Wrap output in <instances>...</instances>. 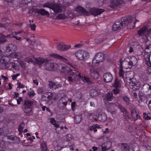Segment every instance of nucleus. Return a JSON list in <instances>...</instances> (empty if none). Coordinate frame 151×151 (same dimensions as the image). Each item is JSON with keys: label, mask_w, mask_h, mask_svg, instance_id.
Segmentation results:
<instances>
[{"label": "nucleus", "mask_w": 151, "mask_h": 151, "mask_svg": "<svg viewBox=\"0 0 151 151\" xmlns=\"http://www.w3.org/2000/svg\"><path fill=\"white\" fill-rule=\"evenodd\" d=\"M51 57L63 61L67 63L68 66L65 65L59 66L55 63H49L47 61L45 64V68L47 70L53 71L59 69L60 73L65 75L69 81H72L77 77L82 78L83 76L81 74L73 65V60L71 59H66L64 57L56 53L50 54Z\"/></svg>", "instance_id": "nucleus-1"}, {"label": "nucleus", "mask_w": 151, "mask_h": 151, "mask_svg": "<svg viewBox=\"0 0 151 151\" xmlns=\"http://www.w3.org/2000/svg\"><path fill=\"white\" fill-rule=\"evenodd\" d=\"M133 19L132 16H128L117 20L112 25V29L114 31H116L120 29L121 27L125 26L126 25H129V24L130 25L131 24L132 27L134 28L135 27L136 22H139V21L136 19V21H134L133 24H132ZM130 28H131V27Z\"/></svg>", "instance_id": "nucleus-2"}, {"label": "nucleus", "mask_w": 151, "mask_h": 151, "mask_svg": "<svg viewBox=\"0 0 151 151\" xmlns=\"http://www.w3.org/2000/svg\"><path fill=\"white\" fill-rule=\"evenodd\" d=\"M132 115H127L124 116V121L125 123H133L138 120H140L138 125L141 124V118L139 115L137 113L136 108H132L131 109Z\"/></svg>", "instance_id": "nucleus-3"}, {"label": "nucleus", "mask_w": 151, "mask_h": 151, "mask_svg": "<svg viewBox=\"0 0 151 151\" xmlns=\"http://www.w3.org/2000/svg\"><path fill=\"white\" fill-rule=\"evenodd\" d=\"M34 102V101L27 99L24 101L23 110L24 113L28 114L29 115H32L33 114L32 107Z\"/></svg>", "instance_id": "nucleus-4"}, {"label": "nucleus", "mask_w": 151, "mask_h": 151, "mask_svg": "<svg viewBox=\"0 0 151 151\" xmlns=\"http://www.w3.org/2000/svg\"><path fill=\"white\" fill-rule=\"evenodd\" d=\"M75 55L78 60L85 61L87 60L90 58L88 52L86 50H79L76 52Z\"/></svg>", "instance_id": "nucleus-5"}, {"label": "nucleus", "mask_w": 151, "mask_h": 151, "mask_svg": "<svg viewBox=\"0 0 151 151\" xmlns=\"http://www.w3.org/2000/svg\"><path fill=\"white\" fill-rule=\"evenodd\" d=\"M129 79L130 81L129 86L130 88L134 91L139 89L141 85L140 82H137L134 78H129Z\"/></svg>", "instance_id": "nucleus-6"}, {"label": "nucleus", "mask_w": 151, "mask_h": 151, "mask_svg": "<svg viewBox=\"0 0 151 151\" xmlns=\"http://www.w3.org/2000/svg\"><path fill=\"white\" fill-rule=\"evenodd\" d=\"M137 33L140 36L147 35L151 34V29H148L147 27L144 26L137 31Z\"/></svg>", "instance_id": "nucleus-7"}, {"label": "nucleus", "mask_w": 151, "mask_h": 151, "mask_svg": "<svg viewBox=\"0 0 151 151\" xmlns=\"http://www.w3.org/2000/svg\"><path fill=\"white\" fill-rule=\"evenodd\" d=\"M125 4V2L122 0H113L110 2V7L112 8L117 7H120L121 6Z\"/></svg>", "instance_id": "nucleus-8"}, {"label": "nucleus", "mask_w": 151, "mask_h": 151, "mask_svg": "<svg viewBox=\"0 0 151 151\" xmlns=\"http://www.w3.org/2000/svg\"><path fill=\"white\" fill-rule=\"evenodd\" d=\"M124 60L125 62H126L130 66L134 65L137 62V58L133 56L126 58Z\"/></svg>", "instance_id": "nucleus-9"}, {"label": "nucleus", "mask_w": 151, "mask_h": 151, "mask_svg": "<svg viewBox=\"0 0 151 151\" xmlns=\"http://www.w3.org/2000/svg\"><path fill=\"white\" fill-rule=\"evenodd\" d=\"M89 12L92 15L96 16L101 14L104 12V10L101 9L93 8L90 9Z\"/></svg>", "instance_id": "nucleus-10"}, {"label": "nucleus", "mask_w": 151, "mask_h": 151, "mask_svg": "<svg viewBox=\"0 0 151 151\" xmlns=\"http://www.w3.org/2000/svg\"><path fill=\"white\" fill-rule=\"evenodd\" d=\"M32 11L34 13L39 14L43 16L45 15L49 16L50 15L48 12L43 9H39L37 8H33L32 9Z\"/></svg>", "instance_id": "nucleus-11"}, {"label": "nucleus", "mask_w": 151, "mask_h": 151, "mask_svg": "<svg viewBox=\"0 0 151 151\" xmlns=\"http://www.w3.org/2000/svg\"><path fill=\"white\" fill-rule=\"evenodd\" d=\"M48 86L50 89H56L61 88L62 86V84L61 82L58 83L57 82L50 81L49 82Z\"/></svg>", "instance_id": "nucleus-12"}, {"label": "nucleus", "mask_w": 151, "mask_h": 151, "mask_svg": "<svg viewBox=\"0 0 151 151\" xmlns=\"http://www.w3.org/2000/svg\"><path fill=\"white\" fill-rule=\"evenodd\" d=\"M100 63L98 60L93 58L91 62L88 63L87 65L89 69H94V68L98 66Z\"/></svg>", "instance_id": "nucleus-13"}, {"label": "nucleus", "mask_w": 151, "mask_h": 151, "mask_svg": "<svg viewBox=\"0 0 151 151\" xmlns=\"http://www.w3.org/2000/svg\"><path fill=\"white\" fill-rule=\"evenodd\" d=\"M142 91L144 93L151 95V86L148 83H145L142 87Z\"/></svg>", "instance_id": "nucleus-14"}, {"label": "nucleus", "mask_w": 151, "mask_h": 151, "mask_svg": "<svg viewBox=\"0 0 151 151\" xmlns=\"http://www.w3.org/2000/svg\"><path fill=\"white\" fill-rule=\"evenodd\" d=\"M96 117L99 120L102 122H105L107 119V116L106 114L103 113L101 111L98 113V114H96Z\"/></svg>", "instance_id": "nucleus-15"}, {"label": "nucleus", "mask_w": 151, "mask_h": 151, "mask_svg": "<svg viewBox=\"0 0 151 151\" xmlns=\"http://www.w3.org/2000/svg\"><path fill=\"white\" fill-rule=\"evenodd\" d=\"M104 81L106 83L111 82L113 79V76L109 72L105 73L103 75Z\"/></svg>", "instance_id": "nucleus-16"}, {"label": "nucleus", "mask_w": 151, "mask_h": 151, "mask_svg": "<svg viewBox=\"0 0 151 151\" xmlns=\"http://www.w3.org/2000/svg\"><path fill=\"white\" fill-rule=\"evenodd\" d=\"M71 46L69 45H66L62 44H60L57 46V48L58 50L61 51H65L69 49Z\"/></svg>", "instance_id": "nucleus-17"}, {"label": "nucleus", "mask_w": 151, "mask_h": 151, "mask_svg": "<svg viewBox=\"0 0 151 151\" xmlns=\"http://www.w3.org/2000/svg\"><path fill=\"white\" fill-rule=\"evenodd\" d=\"M120 146L121 150L124 151H130L131 149V146L129 144L122 143Z\"/></svg>", "instance_id": "nucleus-18"}, {"label": "nucleus", "mask_w": 151, "mask_h": 151, "mask_svg": "<svg viewBox=\"0 0 151 151\" xmlns=\"http://www.w3.org/2000/svg\"><path fill=\"white\" fill-rule=\"evenodd\" d=\"M90 73L92 77L94 79H97L99 77L98 72L94 69H89Z\"/></svg>", "instance_id": "nucleus-19"}, {"label": "nucleus", "mask_w": 151, "mask_h": 151, "mask_svg": "<svg viewBox=\"0 0 151 151\" xmlns=\"http://www.w3.org/2000/svg\"><path fill=\"white\" fill-rule=\"evenodd\" d=\"M17 49V47L16 45L14 44H9L6 48V52H9L11 51H15Z\"/></svg>", "instance_id": "nucleus-20"}, {"label": "nucleus", "mask_w": 151, "mask_h": 151, "mask_svg": "<svg viewBox=\"0 0 151 151\" xmlns=\"http://www.w3.org/2000/svg\"><path fill=\"white\" fill-rule=\"evenodd\" d=\"M35 61L36 63L38 65H40L43 64L44 63L46 62V63L47 61H48V60L47 59H45L40 57L37 58H36L35 60Z\"/></svg>", "instance_id": "nucleus-21"}, {"label": "nucleus", "mask_w": 151, "mask_h": 151, "mask_svg": "<svg viewBox=\"0 0 151 151\" xmlns=\"http://www.w3.org/2000/svg\"><path fill=\"white\" fill-rule=\"evenodd\" d=\"M76 10L78 12L81 13L83 15L87 16L89 14L88 12L86 11L85 9H83V8L81 6L78 7V8H76Z\"/></svg>", "instance_id": "nucleus-22"}, {"label": "nucleus", "mask_w": 151, "mask_h": 151, "mask_svg": "<svg viewBox=\"0 0 151 151\" xmlns=\"http://www.w3.org/2000/svg\"><path fill=\"white\" fill-rule=\"evenodd\" d=\"M93 58L99 60V62H103L104 60V58L102 54L101 53H98L94 56Z\"/></svg>", "instance_id": "nucleus-23"}, {"label": "nucleus", "mask_w": 151, "mask_h": 151, "mask_svg": "<svg viewBox=\"0 0 151 151\" xmlns=\"http://www.w3.org/2000/svg\"><path fill=\"white\" fill-rule=\"evenodd\" d=\"M5 139H7V142L10 143H14L15 138H17L16 137L13 136V135L8 136L5 137Z\"/></svg>", "instance_id": "nucleus-24"}, {"label": "nucleus", "mask_w": 151, "mask_h": 151, "mask_svg": "<svg viewBox=\"0 0 151 151\" xmlns=\"http://www.w3.org/2000/svg\"><path fill=\"white\" fill-rule=\"evenodd\" d=\"M9 56L10 57L13 58L19 59L21 58L22 55L20 52H16L11 53Z\"/></svg>", "instance_id": "nucleus-25"}, {"label": "nucleus", "mask_w": 151, "mask_h": 151, "mask_svg": "<svg viewBox=\"0 0 151 151\" xmlns=\"http://www.w3.org/2000/svg\"><path fill=\"white\" fill-rule=\"evenodd\" d=\"M55 13H58L61 12L62 10L57 5L52 6L51 8Z\"/></svg>", "instance_id": "nucleus-26"}, {"label": "nucleus", "mask_w": 151, "mask_h": 151, "mask_svg": "<svg viewBox=\"0 0 151 151\" xmlns=\"http://www.w3.org/2000/svg\"><path fill=\"white\" fill-rule=\"evenodd\" d=\"M121 81L119 80L116 78L114 82L113 86L115 88H119L121 87Z\"/></svg>", "instance_id": "nucleus-27"}, {"label": "nucleus", "mask_w": 151, "mask_h": 151, "mask_svg": "<svg viewBox=\"0 0 151 151\" xmlns=\"http://www.w3.org/2000/svg\"><path fill=\"white\" fill-rule=\"evenodd\" d=\"M105 98L108 101H111L113 98L112 92H109L106 93L105 95Z\"/></svg>", "instance_id": "nucleus-28"}, {"label": "nucleus", "mask_w": 151, "mask_h": 151, "mask_svg": "<svg viewBox=\"0 0 151 151\" xmlns=\"http://www.w3.org/2000/svg\"><path fill=\"white\" fill-rule=\"evenodd\" d=\"M82 116L80 114L75 115L74 116V121L76 124L79 123L82 120Z\"/></svg>", "instance_id": "nucleus-29"}, {"label": "nucleus", "mask_w": 151, "mask_h": 151, "mask_svg": "<svg viewBox=\"0 0 151 151\" xmlns=\"http://www.w3.org/2000/svg\"><path fill=\"white\" fill-rule=\"evenodd\" d=\"M0 38H3L5 39L6 40V41L5 42L7 41V40L6 39V38H14V37L15 35H14L13 33H11L10 34H9L7 35L6 36L4 35L3 34L1 33L0 34Z\"/></svg>", "instance_id": "nucleus-30"}, {"label": "nucleus", "mask_w": 151, "mask_h": 151, "mask_svg": "<svg viewBox=\"0 0 151 151\" xmlns=\"http://www.w3.org/2000/svg\"><path fill=\"white\" fill-rule=\"evenodd\" d=\"M96 128H100V126L97 124H93L92 126L90 127L89 129L90 131L93 130L94 132H96L97 131Z\"/></svg>", "instance_id": "nucleus-31"}, {"label": "nucleus", "mask_w": 151, "mask_h": 151, "mask_svg": "<svg viewBox=\"0 0 151 151\" xmlns=\"http://www.w3.org/2000/svg\"><path fill=\"white\" fill-rule=\"evenodd\" d=\"M125 73V72L124 71L122 68H120L119 73V75L124 81H125V79H126V78L124 77Z\"/></svg>", "instance_id": "nucleus-32"}, {"label": "nucleus", "mask_w": 151, "mask_h": 151, "mask_svg": "<svg viewBox=\"0 0 151 151\" xmlns=\"http://www.w3.org/2000/svg\"><path fill=\"white\" fill-rule=\"evenodd\" d=\"M43 96L47 98V101H50L52 99V94L50 92H47L44 93Z\"/></svg>", "instance_id": "nucleus-33"}, {"label": "nucleus", "mask_w": 151, "mask_h": 151, "mask_svg": "<svg viewBox=\"0 0 151 151\" xmlns=\"http://www.w3.org/2000/svg\"><path fill=\"white\" fill-rule=\"evenodd\" d=\"M58 19L63 20L67 18V17L65 14H60L57 16Z\"/></svg>", "instance_id": "nucleus-34"}, {"label": "nucleus", "mask_w": 151, "mask_h": 151, "mask_svg": "<svg viewBox=\"0 0 151 151\" xmlns=\"http://www.w3.org/2000/svg\"><path fill=\"white\" fill-rule=\"evenodd\" d=\"M41 147L42 151H48L46 143L45 142H42Z\"/></svg>", "instance_id": "nucleus-35"}, {"label": "nucleus", "mask_w": 151, "mask_h": 151, "mask_svg": "<svg viewBox=\"0 0 151 151\" xmlns=\"http://www.w3.org/2000/svg\"><path fill=\"white\" fill-rule=\"evenodd\" d=\"M150 115L149 113L147 114L144 112L143 114V118L146 120H150L151 119V116H150Z\"/></svg>", "instance_id": "nucleus-36"}, {"label": "nucleus", "mask_w": 151, "mask_h": 151, "mask_svg": "<svg viewBox=\"0 0 151 151\" xmlns=\"http://www.w3.org/2000/svg\"><path fill=\"white\" fill-rule=\"evenodd\" d=\"M37 93L40 94H43L45 92V88L44 87H41L38 88L37 90Z\"/></svg>", "instance_id": "nucleus-37"}, {"label": "nucleus", "mask_w": 151, "mask_h": 151, "mask_svg": "<svg viewBox=\"0 0 151 151\" xmlns=\"http://www.w3.org/2000/svg\"><path fill=\"white\" fill-rule=\"evenodd\" d=\"M82 80L83 82H86L88 84H90L91 83V81L90 80V79L88 77L84 76Z\"/></svg>", "instance_id": "nucleus-38"}, {"label": "nucleus", "mask_w": 151, "mask_h": 151, "mask_svg": "<svg viewBox=\"0 0 151 151\" xmlns=\"http://www.w3.org/2000/svg\"><path fill=\"white\" fill-rule=\"evenodd\" d=\"M139 97L141 101L147 103V99H146V98L144 96L140 95H139Z\"/></svg>", "instance_id": "nucleus-39"}, {"label": "nucleus", "mask_w": 151, "mask_h": 151, "mask_svg": "<svg viewBox=\"0 0 151 151\" xmlns=\"http://www.w3.org/2000/svg\"><path fill=\"white\" fill-rule=\"evenodd\" d=\"M24 122H22L21 123L18 127V130H20L21 131H23V129L24 127Z\"/></svg>", "instance_id": "nucleus-40"}, {"label": "nucleus", "mask_w": 151, "mask_h": 151, "mask_svg": "<svg viewBox=\"0 0 151 151\" xmlns=\"http://www.w3.org/2000/svg\"><path fill=\"white\" fill-rule=\"evenodd\" d=\"M146 64L149 67L151 66V63L150 56L148 57L147 56L146 58Z\"/></svg>", "instance_id": "nucleus-41"}, {"label": "nucleus", "mask_w": 151, "mask_h": 151, "mask_svg": "<svg viewBox=\"0 0 151 151\" xmlns=\"http://www.w3.org/2000/svg\"><path fill=\"white\" fill-rule=\"evenodd\" d=\"M123 99L126 102V104H128L130 100L129 97L127 96H124L123 97Z\"/></svg>", "instance_id": "nucleus-42"}, {"label": "nucleus", "mask_w": 151, "mask_h": 151, "mask_svg": "<svg viewBox=\"0 0 151 151\" xmlns=\"http://www.w3.org/2000/svg\"><path fill=\"white\" fill-rule=\"evenodd\" d=\"M91 95L92 96H95L97 95V93L96 91L94 89H92L90 91Z\"/></svg>", "instance_id": "nucleus-43"}, {"label": "nucleus", "mask_w": 151, "mask_h": 151, "mask_svg": "<svg viewBox=\"0 0 151 151\" xmlns=\"http://www.w3.org/2000/svg\"><path fill=\"white\" fill-rule=\"evenodd\" d=\"M150 45L147 46L145 49V52L148 53H150L151 52V49H150Z\"/></svg>", "instance_id": "nucleus-44"}, {"label": "nucleus", "mask_w": 151, "mask_h": 151, "mask_svg": "<svg viewBox=\"0 0 151 151\" xmlns=\"http://www.w3.org/2000/svg\"><path fill=\"white\" fill-rule=\"evenodd\" d=\"M28 95L30 98H32L33 96L35 95V93L34 91L32 90L31 91L28 92Z\"/></svg>", "instance_id": "nucleus-45"}, {"label": "nucleus", "mask_w": 151, "mask_h": 151, "mask_svg": "<svg viewBox=\"0 0 151 151\" xmlns=\"http://www.w3.org/2000/svg\"><path fill=\"white\" fill-rule=\"evenodd\" d=\"M113 92L115 94H117L119 93L120 90L118 89V88H115L113 89Z\"/></svg>", "instance_id": "nucleus-46"}, {"label": "nucleus", "mask_w": 151, "mask_h": 151, "mask_svg": "<svg viewBox=\"0 0 151 151\" xmlns=\"http://www.w3.org/2000/svg\"><path fill=\"white\" fill-rule=\"evenodd\" d=\"M73 136L71 134H69L66 136V138L68 141H70L72 139Z\"/></svg>", "instance_id": "nucleus-47"}, {"label": "nucleus", "mask_w": 151, "mask_h": 151, "mask_svg": "<svg viewBox=\"0 0 151 151\" xmlns=\"http://www.w3.org/2000/svg\"><path fill=\"white\" fill-rule=\"evenodd\" d=\"M20 74L19 73H18L16 74H14L12 76V79L13 80H14L16 79L17 77L19 76Z\"/></svg>", "instance_id": "nucleus-48"}, {"label": "nucleus", "mask_w": 151, "mask_h": 151, "mask_svg": "<svg viewBox=\"0 0 151 151\" xmlns=\"http://www.w3.org/2000/svg\"><path fill=\"white\" fill-rule=\"evenodd\" d=\"M124 61H123L122 59H121L119 61V62L118 63V65L120 66V68H123L122 64L124 63Z\"/></svg>", "instance_id": "nucleus-49"}, {"label": "nucleus", "mask_w": 151, "mask_h": 151, "mask_svg": "<svg viewBox=\"0 0 151 151\" xmlns=\"http://www.w3.org/2000/svg\"><path fill=\"white\" fill-rule=\"evenodd\" d=\"M17 88H24L25 86L23 85L20 82H18L17 83Z\"/></svg>", "instance_id": "nucleus-50"}, {"label": "nucleus", "mask_w": 151, "mask_h": 151, "mask_svg": "<svg viewBox=\"0 0 151 151\" xmlns=\"http://www.w3.org/2000/svg\"><path fill=\"white\" fill-rule=\"evenodd\" d=\"M43 7H47L49 8H50V4L49 3L47 2L46 3H45L43 5Z\"/></svg>", "instance_id": "nucleus-51"}, {"label": "nucleus", "mask_w": 151, "mask_h": 151, "mask_svg": "<svg viewBox=\"0 0 151 151\" xmlns=\"http://www.w3.org/2000/svg\"><path fill=\"white\" fill-rule=\"evenodd\" d=\"M14 33L15 35L20 34L21 33H24V34H25V32H24L23 31L21 30H19L18 31H15Z\"/></svg>", "instance_id": "nucleus-52"}, {"label": "nucleus", "mask_w": 151, "mask_h": 151, "mask_svg": "<svg viewBox=\"0 0 151 151\" xmlns=\"http://www.w3.org/2000/svg\"><path fill=\"white\" fill-rule=\"evenodd\" d=\"M76 102H73L71 104V109L72 110L74 111L76 107Z\"/></svg>", "instance_id": "nucleus-53"}, {"label": "nucleus", "mask_w": 151, "mask_h": 151, "mask_svg": "<svg viewBox=\"0 0 151 151\" xmlns=\"http://www.w3.org/2000/svg\"><path fill=\"white\" fill-rule=\"evenodd\" d=\"M50 122L52 124L54 125L55 124L56 121L54 118H52L50 119Z\"/></svg>", "instance_id": "nucleus-54"}, {"label": "nucleus", "mask_w": 151, "mask_h": 151, "mask_svg": "<svg viewBox=\"0 0 151 151\" xmlns=\"http://www.w3.org/2000/svg\"><path fill=\"white\" fill-rule=\"evenodd\" d=\"M36 25L35 24L30 25V28L32 30L34 31L35 30Z\"/></svg>", "instance_id": "nucleus-55"}, {"label": "nucleus", "mask_w": 151, "mask_h": 151, "mask_svg": "<svg viewBox=\"0 0 151 151\" xmlns=\"http://www.w3.org/2000/svg\"><path fill=\"white\" fill-rule=\"evenodd\" d=\"M104 144H102L101 146V151H106L108 149L106 146H104Z\"/></svg>", "instance_id": "nucleus-56"}, {"label": "nucleus", "mask_w": 151, "mask_h": 151, "mask_svg": "<svg viewBox=\"0 0 151 151\" xmlns=\"http://www.w3.org/2000/svg\"><path fill=\"white\" fill-rule=\"evenodd\" d=\"M10 65H12V67L14 69H16L17 65L15 63L12 62L10 63Z\"/></svg>", "instance_id": "nucleus-57"}, {"label": "nucleus", "mask_w": 151, "mask_h": 151, "mask_svg": "<svg viewBox=\"0 0 151 151\" xmlns=\"http://www.w3.org/2000/svg\"><path fill=\"white\" fill-rule=\"evenodd\" d=\"M4 134V130L2 128H0V136H3Z\"/></svg>", "instance_id": "nucleus-58"}, {"label": "nucleus", "mask_w": 151, "mask_h": 151, "mask_svg": "<svg viewBox=\"0 0 151 151\" xmlns=\"http://www.w3.org/2000/svg\"><path fill=\"white\" fill-rule=\"evenodd\" d=\"M132 96L135 99H137V95L136 92H133L132 93Z\"/></svg>", "instance_id": "nucleus-59"}, {"label": "nucleus", "mask_w": 151, "mask_h": 151, "mask_svg": "<svg viewBox=\"0 0 151 151\" xmlns=\"http://www.w3.org/2000/svg\"><path fill=\"white\" fill-rule=\"evenodd\" d=\"M6 40L4 38H0V44H2L5 43Z\"/></svg>", "instance_id": "nucleus-60"}, {"label": "nucleus", "mask_w": 151, "mask_h": 151, "mask_svg": "<svg viewBox=\"0 0 151 151\" xmlns=\"http://www.w3.org/2000/svg\"><path fill=\"white\" fill-rule=\"evenodd\" d=\"M28 60L27 61L29 63L31 62L33 63H35V61L31 58H29L28 60Z\"/></svg>", "instance_id": "nucleus-61"}, {"label": "nucleus", "mask_w": 151, "mask_h": 151, "mask_svg": "<svg viewBox=\"0 0 151 151\" xmlns=\"http://www.w3.org/2000/svg\"><path fill=\"white\" fill-rule=\"evenodd\" d=\"M23 23L22 22L17 23H15V24L16 25L19 27H22V26Z\"/></svg>", "instance_id": "nucleus-62"}, {"label": "nucleus", "mask_w": 151, "mask_h": 151, "mask_svg": "<svg viewBox=\"0 0 151 151\" xmlns=\"http://www.w3.org/2000/svg\"><path fill=\"white\" fill-rule=\"evenodd\" d=\"M5 58L3 59V61H4L5 62H7L8 61H9V57H5Z\"/></svg>", "instance_id": "nucleus-63"}, {"label": "nucleus", "mask_w": 151, "mask_h": 151, "mask_svg": "<svg viewBox=\"0 0 151 151\" xmlns=\"http://www.w3.org/2000/svg\"><path fill=\"white\" fill-rule=\"evenodd\" d=\"M148 105L149 109L151 111V100L149 102Z\"/></svg>", "instance_id": "nucleus-64"}]
</instances>
